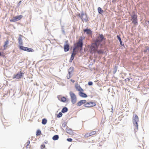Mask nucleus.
Segmentation results:
<instances>
[{
  "label": "nucleus",
  "instance_id": "obj_1",
  "mask_svg": "<svg viewBox=\"0 0 149 149\" xmlns=\"http://www.w3.org/2000/svg\"><path fill=\"white\" fill-rule=\"evenodd\" d=\"M133 123L134 126V130L135 132H137L138 129V124L137 122L139 121L138 116L136 114H134L133 117Z\"/></svg>",
  "mask_w": 149,
  "mask_h": 149
},
{
  "label": "nucleus",
  "instance_id": "obj_2",
  "mask_svg": "<svg viewBox=\"0 0 149 149\" xmlns=\"http://www.w3.org/2000/svg\"><path fill=\"white\" fill-rule=\"evenodd\" d=\"M131 16L132 22L134 23L135 25H137L138 24L137 15L135 14L134 11H133L132 12Z\"/></svg>",
  "mask_w": 149,
  "mask_h": 149
},
{
  "label": "nucleus",
  "instance_id": "obj_3",
  "mask_svg": "<svg viewBox=\"0 0 149 149\" xmlns=\"http://www.w3.org/2000/svg\"><path fill=\"white\" fill-rule=\"evenodd\" d=\"M99 45L95 42L93 43L90 47L91 52L92 53H95L97 51V49Z\"/></svg>",
  "mask_w": 149,
  "mask_h": 149
},
{
  "label": "nucleus",
  "instance_id": "obj_4",
  "mask_svg": "<svg viewBox=\"0 0 149 149\" xmlns=\"http://www.w3.org/2000/svg\"><path fill=\"white\" fill-rule=\"evenodd\" d=\"M105 38H104L102 34H100L99 36L96 40L95 42L99 45L100 43L104 40H105Z\"/></svg>",
  "mask_w": 149,
  "mask_h": 149
},
{
  "label": "nucleus",
  "instance_id": "obj_5",
  "mask_svg": "<svg viewBox=\"0 0 149 149\" xmlns=\"http://www.w3.org/2000/svg\"><path fill=\"white\" fill-rule=\"evenodd\" d=\"M70 94L71 99V102L73 104L76 103L77 101V97L75 94L73 92H70Z\"/></svg>",
  "mask_w": 149,
  "mask_h": 149
},
{
  "label": "nucleus",
  "instance_id": "obj_6",
  "mask_svg": "<svg viewBox=\"0 0 149 149\" xmlns=\"http://www.w3.org/2000/svg\"><path fill=\"white\" fill-rule=\"evenodd\" d=\"M83 45V42L80 39L79 42H78L77 44V45L73 48V51H74L75 49H79V48H81Z\"/></svg>",
  "mask_w": 149,
  "mask_h": 149
},
{
  "label": "nucleus",
  "instance_id": "obj_7",
  "mask_svg": "<svg viewBox=\"0 0 149 149\" xmlns=\"http://www.w3.org/2000/svg\"><path fill=\"white\" fill-rule=\"evenodd\" d=\"M96 105V103L95 102H88L84 104V106L86 107L89 108L95 106Z\"/></svg>",
  "mask_w": 149,
  "mask_h": 149
},
{
  "label": "nucleus",
  "instance_id": "obj_8",
  "mask_svg": "<svg viewBox=\"0 0 149 149\" xmlns=\"http://www.w3.org/2000/svg\"><path fill=\"white\" fill-rule=\"evenodd\" d=\"M23 17L22 15H19L17 16L16 17H13V18L12 19H11L10 20V22H15L20 19Z\"/></svg>",
  "mask_w": 149,
  "mask_h": 149
},
{
  "label": "nucleus",
  "instance_id": "obj_9",
  "mask_svg": "<svg viewBox=\"0 0 149 149\" xmlns=\"http://www.w3.org/2000/svg\"><path fill=\"white\" fill-rule=\"evenodd\" d=\"M24 74V73L22 72H18L17 73L16 75H15L13 77L14 78H16L17 79H19Z\"/></svg>",
  "mask_w": 149,
  "mask_h": 149
},
{
  "label": "nucleus",
  "instance_id": "obj_10",
  "mask_svg": "<svg viewBox=\"0 0 149 149\" xmlns=\"http://www.w3.org/2000/svg\"><path fill=\"white\" fill-rule=\"evenodd\" d=\"M68 41L65 42V44L64 46V50L65 52H67L70 49V46L69 44H67Z\"/></svg>",
  "mask_w": 149,
  "mask_h": 149
},
{
  "label": "nucleus",
  "instance_id": "obj_11",
  "mask_svg": "<svg viewBox=\"0 0 149 149\" xmlns=\"http://www.w3.org/2000/svg\"><path fill=\"white\" fill-rule=\"evenodd\" d=\"M82 16L81 17V19L83 21L84 20L85 22H86L88 21V19L86 14H84L83 12L82 13Z\"/></svg>",
  "mask_w": 149,
  "mask_h": 149
},
{
  "label": "nucleus",
  "instance_id": "obj_12",
  "mask_svg": "<svg viewBox=\"0 0 149 149\" xmlns=\"http://www.w3.org/2000/svg\"><path fill=\"white\" fill-rule=\"evenodd\" d=\"M86 102V101L85 100H81L77 103V105L78 106H80L83 104L85 103Z\"/></svg>",
  "mask_w": 149,
  "mask_h": 149
},
{
  "label": "nucleus",
  "instance_id": "obj_13",
  "mask_svg": "<svg viewBox=\"0 0 149 149\" xmlns=\"http://www.w3.org/2000/svg\"><path fill=\"white\" fill-rule=\"evenodd\" d=\"M79 94L80 96L82 97H87V95L86 93L82 92H79Z\"/></svg>",
  "mask_w": 149,
  "mask_h": 149
},
{
  "label": "nucleus",
  "instance_id": "obj_14",
  "mask_svg": "<svg viewBox=\"0 0 149 149\" xmlns=\"http://www.w3.org/2000/svg\"><path fill=\"white\" fill-rule=\"evenodd\" d=\"M84 31L88 34L90 35L92 33V31L90 29H84Z\"/></svg>",
  "mask_w": 149,
  "mask_h": 149
},
{
  "label": "nucleus",
  "instance_id": "obj_15",
  "mask_svg": "<svg viewBox=\"0 0 149 149\" xmlns=\"http://www.w3.org/2000/svg\"><path fill=\"white\" fill-rule=\"evenodd\" d=\"M22 36L21 35H20L18 38V42L20 45H23L22 40L21 37Z\"/></svg>",
  "mask_w": 149,
  "mask_h": 149
},
{
  "label": "nucleus",
  "instance_id": "obj_16",
  "mask_svg": "<svg viewBox=\"0 0 149 149\" xmlns=\"http://www.w3.org/2000/svg\"><path fill=\"white\" fill-rule=\"evenodd\" d=\"M76 88L77 90L79 91V92H81V91H84V90L82 89L79 86H76Z\"/></svg>",
  "mask_w": 149,
  "mask_h": 149
},
{
  "label": "nucleus",
  "instance_id": "obj_17",
  "mask_svg": "<svg viewBox=\"0 0 149 149\" xmlns=\"http://www.w3.org/2000/svg\"><path fill=\"white\" fill-rule=\"evenodd\" d=\"M66 131L68 133L70 134H72V130L71 129H68V128H66Z\"/></svg>",
  "mask_w": 149,
  "mask_h": 149
},
{
  "label": "nucleus",
  "instance_id": "obj_18",
  "mask_svg": "<svg viewBox=\"0 0 149 149\" xmlns=\"http://www.w3.org/2000/svg\"><path fill=\"white\" fill-rule=\"evenodd\" d=\"M68 111V109L66 107H64L61 110L62 113H64Z\"/></svg>",
  "mask_w": 149,
  "mask_h": 149
},
{
  "label": "nucleus",
  "instance_id": "obj_19",
  "mask_svg": "<svg viewBox=\"0 0 149 149\" xmlns=\"http://www.w3.org/2000/svg\"><path fill=\"white\" fill-rule=\"evenodd\" d=\"M97 10L98 12V13L100 14H102V13H103L104 12V11L100 7H98L97 9Z\"/></svg>",
  "mask_w": 149,
  "mask_h": 149
},
{
  "label": "nucleus",
  "instance_id": "obj_20",
  "mask_svg": "<svg viewBox=\"0 0 149 149\" xmlns=\"http://www.w3.org/2000/svg\"><path fill=\"white\" fill-rule=\"evenodd\" d=\"M74 69V68L73 67H70L68 69V72L69 73H71L73 72Z\"/></svg>",
  "mask_w": 149,
  "mask_h": 149
},
{
  "label": "nucleus",
  "instance_id": "obj_21",
  "mask_svg": "<svg viewBox=\"0 0 149 149\" xmlns=\"http://www.w3.org/2000/svg\"><path fill=\"white\" fill-rule=\"evenodd\" d=\"M59 136L58 135H54L52 137L53 140L55 141L58 140V139Z\"/></svg>",
  "mask_w": 149,
  "mask_h": 149
},
{
  "label": "nucleus",
  "instance_id": "obj_22",
  "mask_svg": "<svg viewBox=\"0 0 149 149\" xmlns=\"http://www.w3.org/2000/svg\"><path fill=\"white\" fill-rule=\"evenodd\" d=\"M117 37L118 39V40L120 42V44L122 46H124V44H122V42L121 40V39L120 37L118 36H117Z\"/></svg>",
  "mask_w": 149,
  "mask_h": 149
},
{
  "label": "nucleus",
  "instance_id": "obj_23",
  "mask_svg": "<svg viewBox=\"0 0 149 149\" xmlns=\"http://www.w3.org/2000/svg\"><path fill=\"white\" fill-rule=\"evenodd\" d=\"M19 48L20 49H21L22 50L26 51L27 47L20 46H19Z\"/></svg>",
  "mask_w": 149,
  "mask_h": 149
},
{
  "label": "nucleus",
  "instance_id": "obj_24",
  "mask_svg": "<svg viewBox=\"0 0 149 149\" xmlns=\"http://www.w3.org/2000/svg\"><path fill=\"white\" fill-rule=\"evenodd\" d=\"M26 51L29 52H32L34 51V50L32 48H28L27 47Z\"/></svg>",
  "mask_w": 149,
  "mask_h": 149
},
{
  "label": "nucleus",
  "instance_id": "obj_25",
  "mask_svg": "<svg viewBox=\"0 0 149 149\" xmlns=\"http://www.w3.org/2000/svg\"><path fill=\"white\" fill-rule=\"evenodd\" d=\"M47 122V120L45 118H43L42 120V123L43 125H45Z\"/></svg>",
  "mask_w": 149,
  "mask_h": 149
},
{
  "label": "nucleus",
  "instance_id": "obj_26",
  "mask_svg": "<svg viewBox=\"0 0 149 149\" xmlns=\"http://www.w3.org/2000/svg\"><path fill=\"white\" fill-rule=\"evenodd\" d=\"M96 133V131H93V132H91V133H89V136H90L92 135H94Z\"/></svg>",
  "mask_w": 149,
  "mask_h": 149
},
{
  "label": "nucleus",
  "instance_id": "obj_27",
  "mask_svg": "<svg viewBox=\"0 0 149 149\" xmlns=\"http://www.w3.org/2000/svg\"><path fill=\"white\" fill-rule=\"evenodd\" d=\"M66 124L67 122L65 121L64 120L63 121L62 126L63 127H65L66 126Z\"/></svg>",
  "mask_w": 149,
  "mask_h": 149
},
{
  "label": "nucleus",
  "instance_id": "obj_28",
  "mask_svg": "<svg viewBox=\"0 0 149 149\" xmlns=\"http://www.w3.org/2000/svg\"><path fill=\"white\" fill-rule=\"evenodd\" d=\"M72 74L71 73H69L67 74V78L68 79H69L72 76Z\"/></svg>",
  "mask_w": 149,
  "mask_h": 149
},
{
  "label": "nucleus",
  "instance_id": "obj_29",
  "mask_svg": "<svg viewBox=\"0 0 149 149\" xmlns=\"http://www.w3.org/2000/svg\"><path fill=\"white\" fill-rule=\"evenodd\" d=\"M97 52V53L98 54H102L104 53V51L102 50H99L96 51Z\"/></svg>",
  "mask_w": 149,
  "mask_h": 149
},
{
  "label": "nucleus",
  "instance_id": "obj_30",
  "mask_svg": "<svg viewBox=\"0 0 149 149\" xmlns=\"http://www.w3.org/2000/svg\"><path fill=\"white\" fill-rule=\"evenodd\" d=\"M66 100V98L64 97H63L61 98V101L63 102H65Z\"/></svg>",
  "mask_w": 149,
  "mask_h": 149
},
{
  "label": "nucleus",
  "instance_id": "obj_31",
  "mask_svg": "<svg viewBox=\"0 0 149 149\" xmlns=\"http://www.w3.org/2000/svg\"><path fill=\"white\" fill-rule=\"evenodd\" d=\"M41 133V132L40 130H38L36 132V135L37 136H38Z\"/></svg>",
  "mask_w": 149,
  "mask_h": 149
},
{
  "label": "nucleus",
  "instance_id": "obj_32",
  "mask_svg": "<svg viewBox=\"0 0 149 149\" xmlns=\"http://www.w3.org/2000/svg\"><path fill=\"white\" fill-rule=\"evenodd\" d=\"M117 66L116 65H115L113 71V73L114 74H115L116 73L117 70Z\"/></svg>",
  "mask_w": 149,
  "mask_h": 149
},
{
  "label": "nucleus",
  "instance_id": "obj_33",
  "mask_svg": "<svg viewBox=\"0 0 149 149\" xmlns=\"http://www.w3.org/2000/svg\"><path fill=\"white\" fill-rule=\"evenodd\" d=\"M63 114L61 112H59L56 116L58 118H60L62 116Z\"/></svg>",
  "mask_w": 149,
  "mask_h": 149
},
{
  "label": "nucleus",
  "instance_id": "obj_34",
  "mask_svg": "<svg viewBox=\"0 0 149 149\" xmlns=\"http://www.w3.org/2000/svg\"><path fill=\"white\" fill-rule=\"evenodd\" d=\"M132 79V78H127L126 79H125V81L126 82H127V81H130Z\"/></svg>",
  "mask_w": 149,
  "mask_h": 149
},
{
  "label": "nucleus",
  "instance_id": "obj_35",
  "mask_svg": "<svg viewBox=\"0 0 149 149\" xmlns=\"http://www.w3.org/2000/svg\"><path fill=\"white\" fill-rule=\"evenodd\" d=\"M61 31L62 32V33L64 34V35H65V31H64V29L63 28V27H62V28H61Z\"/></svg>",
  "mask_w": 149,
  "mask_h": 149
},
{
  "label": "nucleus",
  "instance_id": "obj_36",
  "mask_svg": "<svg viewBox=\"0 0 149 149\" xmlns=\"http://www.w3.org/2000/svg\"><path fill=\"white\" fill-rule=\"evenodd\" d=\"M8 43H9V42H8V40H7L5 42V44L4 45V47H7V45Z\"/></svg>",
  "mask_w": 149,
  "mask_h": 149
},
{
  "label": "nucleus",
  "instance_id": "obj_37",
  "mask_svg": "<svg viewBox=\"0 0 149 149\" xmlns=\"http://www.w3.org/2000/svg\"><path fill=\"white\" fill-rule=\"evenodd\" d=\"M74 57H73V56H71V57H70V62H72V61H73V60L74 59Z\"/></svg>",
  "mask_w": 149,
  "mask_h": 149
},
{
  "label": "nucleus",
  "instance_id": "obj_38",
  "mask_svg": "<svg viewBox=\"0 0 149 149\" xmlns=\"http://www.w3.org/2000/svg\"><path fill=\"white\" fill-rule=\"evenodd\" d=\"M75 52H76V51H75V50H74V51H73V52L72 53L71 56H73V57H74V56H75V55L76 54V53H75Z\"/></svg>",
  "mask_w": 149,
  "mask_h": 149
},
{
  "label": "nucleus",
  "instance_id": "obj_39",
  "mask_svg": "<svg viewBox=\"0 0 149 149\" xmlns=\"http://www.w3.org/2000/svg\"><path fill=\"white\" fill-rule=\"evenodd\" d=\"M45 146L44 144H42L40 148L41 149H43L45 148Z\"/></svg>",
  "mask_w": 149,
  "mask_h": 149
},
{
  "label": "nucleus",
  "instance_id": "obj_40",
  "mask_svg": "<svg viewBox=\"0 0 149 149\" xmlns=\"http://www.w3.org/2000/svg\"><path fill=\"white\" fill-rule=\"evenodd\" d=\"M30 143V141L29 140H28L27 143H26V147H28V146H29V144Z\"/></svg>",
  "mask_w": 149,
  "mask_h": 149
},
{
  "label": "nucleus",
  "instance_id": "obj_41",
  "mask_svg": "<svg viewBox=\"0 0 149 149\" xmlns=\"http://www.w3.org/2000/svg\"><path fill=\"white\" fill-rule=\"evenodd\" d=\"M93 83L92 82V81H89L88 83V84L89 86H91L93 85Z\"/></svg>",
  "mask_w": 149,
  "mask_h": 149
},
{
  "label": "nucleus",
  "instance_id": "obj_42",
  "mask_svg": "<svg viewBox=\"0 0 149 149\" xmlns=\"http://www.w3.org/2000/svg\"><path fill=\"white\" fill-rule=\"evenodd\" d=\"M67 140L69 142H71L72 141V139L70 138H68L67 139Z\"/></svg>",
  "mask_w": 149,
  "mask_h": 149
},
{
  "label": "nucleus",
  "instance_id": "obj_43",
  "mask_svg": "<svg viewBox=\"0 0 149 149\" xmlns=\"http://www.w3.org/2000/svg\"><path fill=\"white\" fill-rule=\"evenodd\" d=\"M145 22L146 25L147 26L149 23V21H146Z\"/></svg>",
  "mask_w": 149,
  "mask_h": 149
},
{
  "label": "nucleus",
  "instance_id": "obj_44",
  "mask_svg": "<svg viewBox=\"0 0 149 149\" xmlns=\"http://www.w3.org/2000/svg\"><path fill=\"white\" fill-rule=\"evenodd\" d=\"M82 13H81V14H78V16L81 18V17L82 16Z\"/></svg>",
  "mask_w": 149,
  "mask_h": 149
},
{
  "label": "nucleus",
  "instance_id": "obj_45",
  "mask_svg": "<svg viewBox=\"0 0 149 149\" xmlns=\"http://www.w3.org/2000/svg\"><path fill=\"white\" fill-rule=\"evenodd\" d=\"M70 81L72 82L73 83H74V81L72 79H71Z\"/></svg>",
  "mask_w": 149,
  "mask_h": 149
},
{
  "label": "nucleus",
  "instance_id": "obj_46",
  "mask_svg": "<svg viewBox=\"0 0 149 149\" xmlns=\"http://www.w3.org/2000/svg\"><path fill=\"white\" fill-rule=\"evenodd\" d=\"M85 136H89V133L88 134H87L85 135Z\"/></svg>",
  "mask_w": 149,
  "mask_h": 149
},
{
  "label": "nucleus",
  "instance_id": "obj_47",
  "mask_svg": "<svg viewBox=\"0 0 149 149\" xmlns=\"http://www.w3.org/2000/svg\"><path fill=\"white\" fill-rule=\"evenodd\" d=\"M147 52V50L146 49L144 50V52L145 53Z\"/></svg>",
  "mask_w": 149,
  "mask_h": 149
},
{
  "label": "nucleus",
  "instance_id": "obj_48",
  "mask_svg": "<svg viewBox=\"0 0 149 149\" xmlns=\"http://www.w3.org/2000/svg\"><path fill=\"white\" fill-rule=\"evenodd\" d=\"M21 3V1H19V3H18V4L19 5Z\"/></svg>",
  "mask_w": 149,
  "mask_h": 149
},
{
  "label": "nucleus",
  "instance_id": "obj_49",
  "mask_svg": "<svg viewBox=\"0 0 149 149\" xmlns=\"http://www.w3.org/2000/svg\"><path fill=\"white\" fill-rule=\"evenodd\" d=\"M147 50L149 51V47H147L146 49Z\"/></svg>",
  "mask_w": 149,
  "mask_h": 149
},
{
  "label": "nucleus",
  "instance_id": "obj_50",
  "mask_svg": "<svg viewBox=\"0 0 149 149\" xmlns=\"http://www.w3.org/2000/svg\"><path fill=\"white\" fill-rule=\"evenodd\" d=\"M2 55V54L1 52H0V56H1Z\"/></svg>",
  "mask_w": 149,
  "mask_h": 149
},
{
  "label": "nucleus",
  "instance_id": "obj_51",
  "mask_svg": "<svg viewBox=\"0 0 149 149\" xmlns=\"http://www.w3.org/2000/svg\"><path fill=\"white\" fill-rule=\"evenodd\" d=\"M47 143V141H45V143Z\"/></svg>",
  "mask_w": 149,
  "mask_h": 149
},
{
  "label": "nucleus",
  "instance_id": "obj_52",
  "mask_svg": "<svg viewBox=\"0 0 149 149\" xmlns=\"http://www.w3.org/2000/svg\"><path fill=\"white\" fill-rule=\"evenodd\" d=\"M61 129H63L62 127H61Z\"/></svg>",
  "mask_w": 149,
  "mask_h": 149
}]
</instances>
